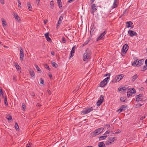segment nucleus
<instances>
[{"mask_svg": "<svg viewBox=\"0 0 147 147\" xmlns=\"http://www.w3.org/2000/svg\"><path fill=\"white\" fill-rule=\"evenodd\" d=\"M91 55L90 51L88 48H87L84 54L83 60L84 61H86L90 57Z\"/></svg>", "mask_w": 147, "mask_h": 147, "instance_id": "nucleus-1", "label": "nucleus"}, {"mask_svg": "<svg viewBox=\"0 0 147 147\" xmlns=\"http://www.w3.org/2000/svg\"><path fill=\"white\" fill-rule=\"evenodd\" d=\"M123 76V75L122 74L117 75L115 77V79L111 81V82L113 83H115L117 82H119L122 79Z\"/></svg>", "mask_w": 147, "mask_h": 147, "instance_id": "nucleus-2", "label": "nucleus"}, {"mask_svg": "<svg viewBox=\"0 0 147 147\" xmlns=\"http://www.w3.org/2000/svg\"><path fill=\"white\" fill-rule=\"evenodd\" d=\"M144 95L142 94H140L139 95H137L135 97L136 98V101L139 102L140 101H145L146 99L144 100L143 98Z\"/></svg>", "mask_w": 147, "mask_h": 147, "instance_id": "nucleus-3", "label": "nucleus"}, {"mask_svg": "<svg viewBox=\"0 0 147 147\" xmlns=\"http://www.w3.org/2000/svg\"><path fill=\"white\" fill-rule=\"evenodd\" d=\"M93 110V109L92 107L90 108L86 109H85L84 110L82 111L81 113L82 115H84L87 114L90 112V111Z\"/></svg>", "mask_w": 147, "mask_h": 147, "instance_id": "nucleus-4", "label": "nucleus"}, {"mask_svg": "<svg viewBox=\"0 0 147 147\" xmlns=\"http://www.w3.org/2000/svg\"><path fill=\"white\" fill-rule=\"evenodd\" d=\"M128 47L129 46L127 44H125L124 45L122 49V53L124 54H125L128 49Z\"/></svg>", "mask_w": 147, "mask_h": 147, "instance_id": "nucleus-5", "label": "nucleus"}, {"mask_svg": "<svg viewBox=\"0 0 147 147\" xmlns=\"http://www.w3.org/2000/svg\"><path fill=\"white\" fill-rule=\"evenodd\" d=\"M107 32L106 30H105L102 33L100 36L96 39V41L101 40L102 39L103 37Z\"/></svg>", "mask_w": 147, "mask_h": 147, "instance_id": "nucleus-6", "label": "nucleus"}, {"mask_svg": "<svg viewBox=\"0 0 147 147\" xmlns=\"http://www.w3.org/2000/svg\"><path fill=\"white\" fill-rule=\"evenodd\" d=\"M92 10L91 11V13L92 14H93L97 10L96 6L95 4H92L91 5Z\"/></svg>", "mask_w": 147, "mask_h": 147, "instance_id": "nucleus-7", "label": "nucleus"}, {"mask_svg": "<svg viewBox=\"0 0 147 147\" xmlns=\"http://www.w3.org/2000/svg\"><path fill=\"white\" fill-rule=\"evenodd\" d=\"M128 34L131 37H133L134 36H136L137 35V34L135 32L130 30H129L128 31Z\"/></svg>", "mask_w": 147, "mask_h": 147, "instance_id": "nucleus-8", "label": "nucleus"}, {"mask_svg": "<svg viewBox=\"0 0 147 147\" xmlns=\"http://www.w3.org/2000/svg\"><path fill=\"white\" fill-rule=\"evenodd\" d=\"M76 49V45L74 46L72 48V50L71 51L70 53V55L69 57V58L70 59L72 57H73L74 55V53L75 52V50Z\"/></svg>", "mask_w": 147, "mask_h": 147, "instance_id": "nucleus-9", "label": "nucleus"}, {"mask_svg": "<svg viewBox=\"0 0 147 147\" xmlns=\"http://www.w3.org/2000/svg\"><path fill=\"white\" fill-rule=\"evenodd\" d=\"M119 0H114V2L113 6L111 7L113 9L118 6Z\"/></svg>", "mask_w": 147, "mask_h": 147, "instance_id": "nucleus-10", "label": "nucleus"}, {"mask_svg": "<svg viewBox=\"0 0 147 147\" xmlns=\"http://www.w3.org/2000/svg\"><path fill=\"white\" fill-rule=\"evenodd\" d=\"M108 83V82H106V81L104 79L103 80L101 81L100 84V86L101 87H104L106 86Z\"/></svg>", "mask_w": 147, "mask_h": 147, "instance_id": "nucleus-11", "label": "nucleus"}, {"mask_svg": "<svg viewBox=\"0 0 147 147\" xmlns=\"http://www.w3.org/2000/svg\"><path fill=\"white\" fill-rule=\"evenodd\" d=\"M100 133L98 131V130L96 129L94 131L91 133V136L92 137H95L96 135H98L100 134Z\"/></svg>", "mask_w": 147, "mask_h": 147, "instance_id": "nucleus-12", "label": "nucleus"}, {"mask_svg": "<svg viewBox=\"0 0 147 147\" xmlns=\"http://www.w3.org/2000/svg\"><path fill=\"white\" fill-rule=\"evenodd\" d=\"M20 59L22 61L24 57V51L21 47H20Z\"/></svg>", "mask_w": 147, "mask_h": 147, "instance_id": "nucleus-13", "label": "nucleus"}, {"mask_svg": "<svg viewBox=\"0 0 147 147\" xmlns=\"http://www.w3.org/2000/svg\"><path fill=\"white\" fill-rule=\"evenodd\" d=\"M144 60L143 59L137 61V63L136 66H139L142 65L144 63Z\"/></svg>", "mask_w": 147, "mask_h": 147, "instance_id": "nucleus-14", "label": "nucleus"}, {"mask_svg": "<svg viewBox=\"0 0 147 147\" xmlns=\"http://www.w3.org/2000/svg\"><path fill=\"white\" fill-rule=\"evenodd\" d=\"M126 24H127V28H129V27H131L132 28H134V26L130 25L133 24V23L131 21H129L127 22H126Z\"/></svg>", "mask_w": 147, "mask_h": 147, "instance_id": "nucleus-15", "label": "nucleus"}, {"mask_svg": "<svg viewBox=\"0 0 147 147\" xmlns=\"http://www.w3.org/2000/svg\"><path fill=\"white\" fill-rule=\"evenodd\" d=\"M128 92H130V94H131L132 95V94H134L136 93V91L135 89L134 88H130V89H129L128 90Z\"/></svg>", "mask_w": 147, "mask_h": 147, "instance_id": "nucleus-16", "label": "nucleus"}, {"mask_svg": "<svg viewBox=\"0 0 147 147\" xmlns=\"http://www.w3.org/2000/svg\"><path fill=\"white\" fill-rule=\"evenodd\" d=\"M63 19V17L62 16H61L59 18V20L57 23V28L58 26H60V25L61 22Z\"/></svg>", "mask_w": 147, "mask_h": 147, "instance_id": "nucleus-17", "label": "nucleus"}, {"mask_svg": "<svg viewBox=\"0 0 147 147\" xmlns=\"http://www.w3.org/2000/svg\"><path fill=\"white\" fill-rule=\"evenodd\" d=\"M98 146L99 147H106L105 144L103 142H100L98 143Z\"/></svg>", "mask_w": 147, "mask_h": 147, "instance_id": "nucleus-18", "label": "nucleus"}, {"mask_svg": "<svg viewBox=\"0 0 147 147\" xmlns=\"http://www.w3.org/2000/svg\"><path fill=\"white\" fill-rule=\"evenodd\" d=\"M57 3L59 8L60 9L62 8V3L61 2V0H57Z\"/></svg>", "mask_w": 147, "mask_h": 147, "instance_id": "nucleus-19", "label": "nucleus"}, {"mask_svg": "<svg viewBox=\"0 0 147 147\" xmlns=\"http://www.w3.org/2000/svg\"><path fill=\"white\" fill-rule=\"evenodd\" d=\"M103 101V100H101V99L98 100L96 103L98 107L100 106Z\"/></svg>", "mask_w": 147, "mask_h": 147, "instance_id": "nucleus-20", "label": "nucleus"}, {"mask_svg": "<svg viewBox=\"0 0 147 147\" xmlns=\"http://www.w3.org/2000/svg\"><path fill=\"white\" fill-rule=\"evenodd\" d=\"M27 6L29 11H31L32 8L30 3V2H28L27 3Z\"/></svg>", "mask_w": 147, "mask_h": 147, "instance_id": "nucleus-21", "label": "nucleus"}, {"mask_svg": "<svg viewBox=\"0 0 147 147\" xmlns=\"http://www.w3.org/2000/svg\"><path fill=\"white\" fill-rule=\"evenodd\" d=\"M127 98L125 97H121L120 98V100L121 102H125L127 101L126 100Z\"/></svg>", "mask_w": 147, "mask_h": 147, "instance_id": "nucleus-22", "label": "nucleus"}, {"mask_svg": "<svg viewBox=\"0 0 147 147\" xmlns=\"http://www.w3.org/2000/svg\"><path fill=\"white\" fill-rule=\"evenodd\" d=\"M54 2L53 1H51L50 2V7L51 9H53L54 7Z\"/></svg>", "mask_w": 147, "mask_h": 147, "instance_id": "nucleus-23", "label": "nucleus"}, {"mask_svg": "<svg viewBox=\"0 0 147 147\" xmlns=\"http://www.w3.org/2000/svg\"><path fill=\"white\" fill-rule=\"evenodd\" d=\"M13 16L15 18V19L18 21V19L20 20V18L18 16L16 13H13Z\"/></svg>", "mask_w": 147, "mask_h": 147, "instance_id": "nucleus-24", "label": "nucleus"}, {"mask_svg": "<svg viewBox=\"0 0 147 147\" xmlns=\"http://www.w3.org/2000/svg\"><path fill=\"white\" fill-rule=\"evenodd\" d=\"M4 103L5 105V106H7L8 105V103L7 102V98L6 96H5L4 97Z\"/></svg>", "mask_w": 147, "mask_h": 147, "instance_id": "nucleus-25", "label": "nucleus"}, {"mask_svg": "<svg viewBox=\"0 0 147 147\" xmlns=\"http://www.w3.org/2000/svg\"><path fill=\"white\" fill-rule=\"evenodd\" d=\"M121 107L122 108L123 111L127 109V105H123L121 106Z\"/></svg>", "mask_w": 147, "mask_h": 147, "instance_id": "nucleus-26", "label": "nucleus"}, {"mask_svg": "<svg viewBox=\"0 0 147 147\" xmlns=\"http://www.w3.org/2000/svg\"><path fill=\"white\" fill-rule=\"evenodd\" d=\"M29 73L31 77H34L35 74L33 71L32 70L29 71Z\"/></svg>", "mask_w": 147, "mask_h": 147, "instance_id": "nucleus-27", "label": "nucleus"}, {"mask_svg": "<svg viewBox=\"0 0 147 147\" xmlns=\"http://www.w3.org/2000/svg\"><path fill=\"white\" fill-rule=\"evenodd\" d=\"M138 78V75L137 74L135 75L134 76L131 77V80L133 81H135Z\"/></svg>", "mask_w": 147, "mask_h": 147, "instance_id": "nucleus-28", "label": "nucleus"}, {"mask_svg": "<svg viewBox=\"0 0 147 147\" xmlns=\"http://www.w3.org/2000/svg\"><path fill=\"white\" fill-rule=\"evenodd\" d=\"M2 20V24L3 25V27H6V21L5 20H4V19L3 18H2L1 19Z\"/></svg>", "mask_w": 147, "mask_h": 147, "instance_id": "nucleus-29", "label": "nucleus"}, {"mask_svg": "<svg viewBox=\"0 0 147 147\" xmlns=\"http://www.w3.org/2000/svg\"><path fill=\"white\" fill-rule=\"evenodd\" d=\"M88 40H86L85 42H84V43L83 45V46L86 45L90 41V38H88Z\"/></svg>", "mask_w": 147, "mask_h": 147, "instance_id": "nucleus-30", "label": "nucleus"}, {"mask_svg": "<svg viewBox=\"0 0 147 147\" xmlns=\"http://www.w3.org/2000/svg\"><path fill=\"white\" fill-rule=\"evenodd\" d=\"M52 65L55 68H57L58 67V64L56 63L53 62L52 63Z\"/></svg>", "mask_w": 147, "mask_h": 147, "instance_id": "nucleus-31", "label": "nucleus"}, {"mask_svg": "<svg viewBox=\"0 0 147 147\" xmlns=\"http://www.w3.org/2000/svg\"><path fill=\"white\" fill-rule=\"evenodd\" d=\"M15 127L16 130L17 131H19V130L20 129L18 125L17 122L15 123Z\"/></svg>", "mask_w": 147, "mask_h": 147, "instance_id": "nucleus-32", "label": "nucleus"}, {"mask_svg": "<svg viewBox=\"0 0 147 147\" xmlns=\"http://www.w3.org/2000/svg\"><path fill=\"white\" fill-rule=\"evenodd\" d=\"M126 89V88H125V87H120L118 88V90H119V91H121L122 90H125Z\"/></svg>", "mask_w": 147, "mask_h": 147, "instance_id": "nucleus-33", "label": "nucleus"}, {"mask_svg": "<svg viewBox=\"0 0 147 147\" xmlns=\"http://www.w3.org/2000/svg\"><path fill=\"white\" fill-rule=\"evenodd\" d=\"M97 130H98V132L100 133V134L101 133L103 130H104V128L103 127H100L99 128H98L97 129Z\"/></svg>", "mask_w": 147, "mask_h": 147, "instance_id": "nucleus-34", "label": "nucleus"}, {"mask_svg": "<svg viewBox=\"0 0 147 147\" xmlns=\"http://www.w3.org/2000/svg\"><path fill=\"white\" fill-rule=\"evenodd\" d=\"M107 137V136H101L99 137V140H102L106 138Z\"/></svg>", "mask_w": 147, "mask_h": 147, "instance_id": "nucleus-35", "label": "nucleus"}, {"mask_svg": "<svg viewBox=\"0 0 147 147\" xmlns=\"http://www.w3.org/2000/svg\"><path fill=\"white\" fill-rule=\"evenodd\" d=\"M15 67L17 69V70H18V71L20 69V66L18 65V64H16L15 65Z\"/></svg>", "mask_w": 147, "mask_h": 147, "instance_id": "nucleus-36", "label": "nucleus"}, {"mask_svg": "<svg viewBox=\"0 0 147 147\" xmlns=\"http://www.w3.org/2000/svg\"><path fill=\"white\" fill-rule=\"evenodd\" d=\"M138 60V59H137L134 61L132 63V65L133 66H135L136 65H136H137V61Z\"/></svg>", "mask_w": 147, "mask_h": 147, "instance_id": "nucleus-37", "label": "nucleus"}, {"mask_svg": "<svg viewBox=\"0 0 147 147\" xmlns=\"http://www.w3.org/2000/svg\"><path fill=\"white\" fill-rule=\"evenodd\" d=\"M45 68L48 69L49 71H50L51 70V69L49 67V66L47 64H45Z\"/></svg>", "mask_w": 147, "mask_h": 147, "instance_id": "nucleus-38", "label": "nucleus"}, {"mask_svg": "<svg viewBox=\"0 0 147 147\" xmlns=\"http://www.w3.org/2000/svg\"><path fill=\"white\" fill-rule=\"evenodd\" d=\"M22 108L23 111H25L26 109V105L24 103L22 104Z\"/></svg>", "mask_w": 147, "mask_h": 147, "instance_id": "nucleus-39", "label": "nucleus"}, {"mask_svg": "<svg viewBox=\"0 0 147 147\" xmlns=\"http://www.w3.org/2000/svg\"><path fill=\"white\" fill-rule=\"evenodd\" d=\"M40 84L42 85L45 84V82L44 80L42 78H40Z\"/></svg>", "mask_w": 147, "mask_h": 147, "instance_id": "nucleus-40", "label": "nucleus"}, {"mask_svg": "<svg viewBox=\"0 0 147 147\" xmlns=\"http://www.w3.org/2000/svg\"><path fill=\"white\" fill-rule=\"evenodd\" d=\"M121 132V130L119 129H117L116 132H115V133H112V134H117Z\"/></svg>", "mask_w": 147, "mask_h": 147, "instance_id": "nucleus-41", "label": "nucleus"}, {"mask_svg": "<svg viewBox=\"0 0 147 147\" xmlns=\"http://www.w3.org/2000/svg\"><path fill=\"white\" fill-rule=\"evenodd\" d=\"M147 69V67H146V66L145 65L143 67L142 69H141L142 71H144L146 70Z\"/></svg>", "mask_w": 147, "mask_h": 147, "instance_id": "nucleus-42", "label": "nucleus"}, {"mask_svg": "<svg viewBox=\"0 0 147 147\" xmlns=\"http://www.w3.org/2000/svg\"><path fill=\"white\" fill-rule=\"evenodd\" d=\"M35 67L38 71H40V69L38 67V66L37 65H35Z\"/></svg>", "mask_w": 147, "mask_h": 147, "instance_id": "nucleus-43", "label": "nucleus"}, {"mask_svg": "<svg viewBox=\"0 0 147 147\" xmlns=\"http://www.w3.org/2000/svg\"><path fill=\"white\" fill-rule=\"evenodd\" d=\"M46 39L47 41L49 42H52L51 39L49 37L47 38Z\"/></svg>", "mask_w": 147, "mask_h": 147, "instance_id": "nucleus-44", "label": "nucleus"}, {"mask_svg": "<svg viewBox=\"0 0 147 147\" xmlns=\"http://www.w3.org/2000/svg\"><path fill=\"white\" fill-rule=\"evenodd\" d=\"M18 3V6L20 8L21 7V3L20 0H17Z\"/></svg>", "mask_w": 147, "mask_h": 147, "instance_id": "nucleus-45", "label": "nucleus"}, {"mask_svg": "<svg viewBox=\"0 0 147 147\" xmlns=\"http://www.w3.org/2000/svg\"><path fill=\"white\" fill-rule=\"evenodd\" d=\"M109 141L111 142V144H112L114 142V140H113V139H112V138H109Z\"/></svg>", "mask_w": 147, "mask_h": 147, "instance_id": "nucleus-46", "label": "nucleus"}, {"mask_svg": "<svg viewBox=\"0 0 147 147\" xmlns=\"http://www.w3.org/2000/svg\"><path fill=\"white\" fill-rule=\"evenodd\" d=\"M8 120L10 121L12 119V117L11 116H9L8 117H7Z\"/></svg>", "mask_w": 147, "mask_h": 147, "instance_id": "nucleus-47", "label": "nucleus"}, {"mask_svg": "<svg viewBox=\"0 0 147 147\" xmlns=\"http://www.w3.org/2000/svg\"><path fill=\"white\" fill-rule=\"evenodd\" d=\"M45 36L46 38L49 37V33L47 32L45 34Z\"/></svg>", "mask_w": 147, "mask_h": 147, "instance_id": "nucleus-48", "label": "nucleus"}, {"mask_svg": "<svg viewBox=\"0 0 147 147\" xmlns=\"http://www.w3.org/2000/svg\"><path fill=\"white\" fill-rule=\"evenodd\" d=\"M62 42L63 43H65L66 42V40L65 38L63 37H62Z\"/></svg>", "mask_w": 147, "mask_h": 147, "instance_id": "nucleus-49", "label": "nucleus"}, {"mask_svg": "<svg viewBox=\"0 0 147 147\" xmlns=\"http://www.w3.org/2000/svg\"><path fill=\"white\" fill-rule=\"evenodd\" d=\"M132 95L131 94H130V92H128V91H127V96L128 97H129L130 96H131Z\"/></svg>", "mask_w": 147, "mask_h": 147, "instance_id": "nucleus-50", "label": "nucleus"}, {"mask_svg": "<svg viewBox=\"0 0 147 147\" xmlns=\"http://www.w3.org/2000/svg\"><path fill=\"white\" fill-rule=\"evenodd\" d=\"M111 75V74L110 73H108L107 74H106L104 76V77H106L108 76H109L108 77H110V76Z\"/></svg>", "mask_w": 147, "mask_h": 147, "instance_id": "nucleus-51", "label": "nucleus"}, {"mask_svg": "<svg viewBox=\"0 0 147 147\" xmlns=\"http://www.w3.org/2000/svg\"><path fill=\"white\" fill-rule=\"evenodd\" d=\"M136 106H137V107H140L142 105V104H140V103H138L136 105Z\"/></svg>", "mask_w": 147, "mask_h": 147, "instance_id": "nucleus-52", "label": "nucleus"}, {"mask_svg": "<svg viewBox=\"0 0 147 147\" xmlns=\"http://www.w3.org/2000/svg\"><path fill=\"white\" fill-rule=\"evenodd\" d=\"M100 99H101V100H103L104 99V96L103 95H101L100 98Z\"/></svg>", "mask_w": 147, "mask_h": 147, "instance_id": "nucleus-53", "label": "nucleus"}, {"mask_svg": "<svg viewBox=\"0 0 147 147\" xmlns=\"http://www.w3.org/2000/svg\"><path fill=\"white\" fill-rule=\"evenodd\" d=\"M106 144H107V145H109V144H112L111 142L109 141H109H106Z\"/></svg>", "mask_w": 147, "mask_h": 147, "instance_id": "nucleus-54", "label": "nucleus"}, {"mask_svg": "<svg viewBox=\"0 0 147 147\" xmlns=\"http://www.w3.org/2000/svg\"><path fill=\"white\" fill-rule=\"evenodd\" d=\"M110 78V77H107L106 78H105L104 80L106 81V82H108V80H109V79Z\"/></svg>", "mask_w": 147, "mask_h": 147, "instance_id": "nucleus-55", "label": "nucleus"}, {"mask_svg": "<svg viewBox=\"0 0 147 147\" xmlns=\"http://www.w3.org/2000/svg\"><path fill=\"white\" fill-rule=\"evenodd\" d=\"M37 5V6H38L39 3L40 2V0H36Z\"/></svg>", "mask_w": 147, "mask_h": 147, "instance_id": "nucleus-56", "label": "nucleus"}, {"mask_svg": "<svg viewBox=\"0 0 147 147\" xmlns=\"http://www.w3.org/2000/svg\"><path fill=\"white\" fill-rule=\"evenodd\" d=\"M127 10V9H125V11L123 12V14L121 15V16L120 17V18H121V17H122V16H123V14L125 13Z\"/></svg>", "mask_w": 147, "mask_h": 147, "instance_id": "nucleus-57", "label": "nucleus"}, {"mask_svg": "<svg viewBox=\"0 0 147 147\" xmlns=\"http://www.w3.org/2000/svg\"><path fill=\"white\" fill-rule=\"evenodd\" d=\"M110 131H109V130H107V131L106 132H105V133L104 134V135H105V134H109V133H110Z\"/></svg>", "mask_w": 147, "mask_h": 147, "instance_id": "nucleus-58", "label": "nucleus"}, {"mask_svg": "<svg viewBox=\"0 0 147 147\" xmlns=\"http://www.w3.org/2000/svg\"><path fill=\"white\" fill-rule=\"evenodd\" d=\"M110 125L109 124H106L105 125V127H108L107 129H108V128L109 127H110Z\"/></svg>", "mask_w": 147, "mask_h": 147, "instance_id": "nucleus-59", "label": "nucleus"}, {"mask_svg": "<svg viewBox=\"0 0 147 147\" xmlns=\"http://www.w3.org/2000/svg\"><path fill=\"white\" fill-rule=\"evenodd\" d=\"M79 87H78V88H76L75 90H74L73 92H76V91H77L79 90Z\"/></svg>", "mask_w": 147, "mask_h": 147, "instance_id": "nucleus-60", "label": "nucleus"}, {"mask_svg": "<svg viewBox=\"0 0 147 147\" xmlns=\"http://www.w3.org/2000/svg\"><path fill=\"white\" fill-rule=\"evenodd\" d=\"M118 111H119V112H122V111H123V109H122V108L121 107L120 109H119Z\"/></svg>", "mask_w": 147, "mask_h": 147, "instance_id": "nucleus-61", "label": "nucleus"}, {"mask_svg": "<svg viewBox=\"0 0 147 147\" xmlns=\"http://www.w3.org/2000/svg\"><path fill=\"white\" fill-rule=\"evenodd\" d=\"M0 2L2 4H4V0H0Z\"/></svg>", "mask_w": 147, "mask_h": 147, "instance_id": "nucleus-62", "label": "nucleus"}, {"mask_svg": "<svg viewBox=\"0 0 147 147\" xmlns=\"http://www.w3.org/2000/svg\"><path fill=\"white\" fill-rule=\"evenodd\" d=\"M3 92L2 89L1 88L0 90V94H3Z\"/></svg>", "mask_w": 147, "mask_h": 147, "instance_id": "nucleus-63", "label": "nucleus"}, {"mask_svg": "<svg viewBox=\"0 0 147 147\" xmlns=\"http://www.w3.org/2000/svg\"><path fill=\"white\" fill-rule=\"evenodd\" d=\"M51 54L53 56H54L55 55V53L54 51H51Z\"/></svg>", "mask_w": 147, "mask_h": 147, "instance_id": "nucleus-64", "label": "nucleus"}]
</instances>
